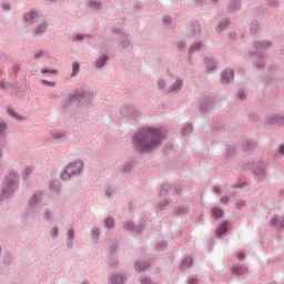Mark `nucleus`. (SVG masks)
<instances>
[{"label": "nucleus", "mask_w": 284, "mask_h": 284, "mask_svg": "<svg viewBox=\"0 0 284 284\" xmlns=\"http://www.w3.org/2000/svg\"><path fill=\"white\" fill-rule=\"evenodd\" d=\"M163 139H165L163 130L151 126L142 128L133 133L132 145L135 152L146 154L160 148L161 143H163Z\"/></svg>", "instance_id": "obj_1"}, {"label": "nucleus", "mask_w": 284, "mask_h": 284, "mask_svg": "<svg viewBox=\"0 0 284 284\" xmlns=\"http://www.w3.org/2000/svg\"><path fill=\"white\" fill-rule=\"evenodd\" d=\"M74 102L80 103L83 108H89L92 103V91L83 88L75 89L74 92L69 91L68 100H64L61 104L62 112L70 110Z\"/></svg>", "instance_id": "obj_2"}, {"label": "nucleus", "mask_w": 284, "mask_h": 284, "mask_svg": "<svg viewBox=\"0 0 284 284\" xmlns=\"http://www.w3.org/2000/svg\"><path fill=\"white\" fill-rule=\"evenodd\" d=\"M19 190V173L14 170L9 171L7 175H4L2 182V189L0 192V201H10L17 191Z\"/></svg>", "instance_id": "obj_3"}, {"label": "nucleus", "mask_w": 284, "mask_h": 284, "mask_svg": "<svg viewBox=\"0 0 284 284\" xmlns=\"http://www.w3.org/2000/svg\"><path fill=\"white\" fill-rule=\"evenodd\" d=\"M272 45V42L270 40H260L254 41L253 47L250 49V55L255 57L256 68H263L265 65V59H267V54L265 53V50Z\"/></svg>", "instance_id": "obj_4"}, {"label": "nucleus", "mask_w": 284, "mask_h": 284, "mask_svg": "<svg viewBox=\"0 0 284 284\" xmlns=\"http://www.w3.org/2000/svg\"><path fill=\"white\" fill-rule=\"evenodd\" d=\"M43 209V191H36L29 199H28V206H27V216L31 219H37L39 216V212Z\"/></svg>", "instance_id": "obj_5"}, {"label": "nucleus", "mask_w": 284, "mask_h": 284, "mask_svg": "<svg viewBox=\"0 0 284 284\" xmlns=\"http://www.w3.org/2000/svg\"><path fill=\"white\" fill-rule=\"evenodd\" d=\"M81 172H83V161L78 160L69 163L67 168H64L63 172L60 174V179L62 181H70L72 176L81 174Z\"/></svg>", "instance_id": "obj_6"}, {"label": "nucleus", "mask_w": 284, "mask_h": 284, "mask_svg": "<svg viewBox=\"0 0 284 284\" xmlns=\"http://www.w3.org/2000/svg\"><path fill=\"white\" fill-rule=\"evenodd\" d=\"M251 168L253 170V173L255 174V176H257V179H260V181H263V179H265L267 174V164H265V162L261 161L257 163H253Z\"/></svg>", "instance_id": "obj_7"}, {"label": "nucleus", "mask_w": 284, "mask_h": 284, "mask_svg": "<svg viewBox=\"0 0 284 284\" xmlns=\"http://www.w3.org/2000/svg\"><path fill=\"white\" fill-rule=\"evenodd\" d=\"M120 114L121 116H133V119H136V116L141 115V111L132 104H124L120 109Z\"/></svg>", "instance_id": "obj_8"}, {"label": "nucleus", "mask_w": 284, "mask_h": 284, "mask_svg": "<svg viewBox=\"0 0 284 284\" xmlns=\"http://www.w3.org/2000/svg\"><path fill=\"white\" fill-rule=\"evenodd\" d=\"M123 230L126 232H134L135 234H141L145 230V224H134L132 221H126L122 224Z\"/></svg>", "instance_id": "obj_9"}, {"label": "nucleus", "mask_w": 284, "mask_h": 284, "mask_svg": "<svg viewBox=\"0 0 284 284\" xmlns=\"http://www.w3.org/2000/svg\"><path fill=\"white\" fill-rule=\"evenodd\" d=\"M91 243L94 247H101V227L94 225L91 227Z\"/></svg>", "instance_id": "obj_10"}, {"label": "nucleus", "mask_w": 284, "mask_h": 284, "mask_svg": "<svg viewBox=\"0 0 284 284\" xmlns=\"http://www.w3.org/2000/svg\"><path fill=\"white\" fill-rule=\"evenodd\" d=\"M23 21L27 26H34V23H39V12L37 11H28L23 14Z\"/></svg>", "instance_id": "obj_11"}, {"label": "nucleus", "mask_w": 284, "mask_h": 284, "mask_svg": "<svg viewBox=\"0 0 284 284\" xmlns=\"http://www.w3.org/2000/svg\"><path fill=\"white\" fill-rule=\"evenodd\" d=\"M222 83L230 84L234 81V70L226 68L221 72Z\"/></svg>", "instance_id": "obj_12"}, {"label": "nucleus", "mask_w": 284, "mask_h": 284, "mask_svg": "<svg viewBox=\"0 0 284 284\" xmlns=\"http://www.w3.org/2000/svg\"><path fill=\"white\" fill-rule=\"evenodd\" d=\"M187 34L190 37H196L201 34V23L199 21H193L187 27Z\"/></svg>", "instance_id": "obj_13"}, {"label": "nucleus", "mask_w": 284, "mask_h": 284, "mask_svg": "<svg viewBox=\"0 0 284 284\" xmlns=\"http://www.w3.org/2000/svg\"><path fill=\"white\" fill-rule=\"evenodd\" d=\"M214 105V97H206L204 98L203 102L200 104L201 112H209V110H212Z\"/></svg>", "instance_id": "obj_14"}, {"label": "nucleus", "mask_w": 284, "mask_h": 284, "mask_svg": "<svg viewBox=\"0 0 284 284\" xmlns=\"http://www.w3.org/2000/svg\"><path fill=\"white\" fill-rule=\"evenodd\" d=\"M31 32L36 36V37H43V34H45V32H48V22H42L38 26H34L31 29Z\"/></svg>", "instance_id": "obj_15"}, {"label": "nucleus", "mask_w": 284, "mask_h": 284, "mask_svg": "<svg viewBox=\"0 0 284 284\" xmlns=\"http://www.w3.org/2000/svg\"><path fill=\"white\" fill-rule=\"evenodd\" d=\"M2 88V90H9L11 94H17L19 92V89H17V84H14V80H12V78L3 80Z\"/></svg>", "instance_id": "obj_16"}, {"label": "nucleus", "mask_w": 284, "mask_h": 284, "mask_svg": "<svg viewBox=\"0 0 284 284\" xmlns=\"http://www.w3.org/2000/svg\"><path fill=\"white\" fill-rule=\"evenodd\" d=\"M183 90V79H176L170 87H169V94H179Z\"/></svg>", "instance_id": "obj_17"}, {"label": "nucleus", "mask_w": 284, "mask_h": 284, "mask_svg": "<svg viewBox=\"0 0 284 284\" xmlns=\"http://www.w3.org/2000/svg\"><path fill=\"white\" fill-rule=\"evenodd\" d=\"M49 141H51V143H61L65 141V133L61 131H53L50 133Z\"/></svg>", "instance_id": "obj_18"}, {"label": "nucleus", "mask_w": 284, "mask_h": 284, "mask_svg": "<svg viewBox=\"0 0 284 284\" xmlns=\"http://www.w3.org/2000/svg\"><path fill=\"white\" fill-rule=\"evenodd\" d=\"M125 281V274L113 273L108 280V284H123Z\"/></svg>", "instance_id": "obj_19"}, {"label": "nucleus", "mask_w": 284, "mask_h": 284, "mask_svg": "<svg viewBox=\"0 0 284 284\" xmlns=\"http://www.w3.org/2000/svg\"><path fill=\"white\" fill-rule=\"evenodd\" d=\"M268 125H284V115L273 114L267 118Z\"/></svg>", "instance_id": "obj_20"}, {"label": "nucleus", "mask_w": 284, "mask_h": 284, "mask_svg": "<svg viewBox=\"0 0 284 284\" xmlns=\"http://www.w3.org/2000/svg\"><path fill=\"white\" fill-rule=\"evenodd\" d=\"M204 63H205V68L209 70V72H214V70H216V59H214V57L209 55L204 59Z\"/></svg>", "instance_id": "obj_21"}, {"label": "nucleus", "mask_w": 284, "mask_h": 284, "mask_svg": "<svg viewBox=\"0 0 284 284\" xmlns=\"http://www.w3.org/2000/svg\"><path fill=\"white\" fill-rule=\"evenodd\" d=\"M7 114L11 119H13V121H26V116L20 115L19 113H17V111H14V109L10 105L7 106Z\"/></svg>", "instance_id": "obj_22"}, {"label": "nucleus", "mask_w": 284, "mask_h": 284, "mask_svg": "<svg viewBox=\"0 0 284 284\" xmlns=\"http://www.w3.org/2000/svg\"><path fill=\"white\" fill-rule=\"evenodd\" d=\"M158 89L161 94H170V88H168V82L163 78L158 79Z\"/></svg>", "instance_id": "obj_23"}, {"label": "nucleus", "mask_w": 284, "mask_h": 284, "mask_svg": "<svg viewBox=\"0 0 284 284\" xmlns=\"http://www.w3.org/2000/svg\"><path fill=\"white\" fill-rule=\"evenodd\" d=\"M271 225H272V227H277V230H283V227H284V217H278L276 215H273L271 217Z\"/></svg>", "instance_id": "obj_24"}, {"label": "nucleus", "mask_w": 284, "mask_h": 284, "mask_svg": "<svg viewBox=\"0 0 284 284\" xmlns=\"http://www.w3.org/2000/svg\"><path fill=\"white\" fill-rule=\"evenodd\" d=\"M150 265H152V262H150V260L138 261L134 266L135 272H145V270H148V267H150Z\"/></svg>", "instance_id": "obj_25"}, {"label": "nucleus", "mask_w": 284, "mask_h": 284, "mask_svg": "<svg viewBox=\"0 0 284 284\" xmlns=\"http://www.w3.org/2000/svg\"><path fill=\"white\" fill-rule=\"evenodd\" d=\"M227 10L229 12H239L241 10V0H230Z\"/></svg>", "instance_id": "obj_26"}, {"label": "nucleus", "mask_w": 284, "mask_h": 284, "mask_svg": "<svg viewBox=\"0 0 284 284\" xmlns=\"http://www.w3.org/2000/svg\"><path fill=\"white\" fill-rule=\"evenodd\" d=\"M121 48L122 50H125V52L132 50V43L126 34H123L121 38Z\"/></svg>", "instance_id": "obj_27"}, {"label": "nucleus", "mask_w": 284, "mask_h": 284, "mask_svg": "<svg viewBox=\"0 0 284 284\" xmlns=\"http://www.w3.org/2000/svg\"><path fill=\"white\" fill-rule=\"evenodd\" d=\"M192 263H194V261L192 260V257L187 256L184 257L179 266V268L181 270V272H184V270H189V267H192Z\"/></svg>", "instance_id": "obj_28"}, {"label": "nucleus", "mask_w": 284, "mask_h": 284, "mask_svg": "<svg viewBox=\"0 0 284 284\" xmlns=\"http://www.w3.org/2000/svg\"><path fill=\"white\" fill-rule=\"evenodd\" d=\"M201 48H203V43L202 42H196V43L191 44L190 49H189V59L192 58L194 52H200Z\"/></svg>", "instance_id": "obj_29"}, {"label": "nucleus", "mask_w": 284, "mask_h": 284, "mask_svg": "<svg viewBox=\"0 0 284 284\" xmlns=\"http://www.w3.org/2000/svg\"><path fill=\"white\" fill-rule=\"evenodd\" d=\"M229 26H230V19L224 18L217 22L216 31L223 32V30H225Z\"/></svg>", "instance_id": "obj_30"}, {"label": "nucleus", "mask_w": 284, "mask_h": 284, "mask_svg": "<svg viewBox=\"0 0 284 284\" xmlns=\"http://www.w3.org/2000/svg\"><path fill=\"white\" fill-rule=\"evenodd\" d=\"M175 216H183V214H187L190 212V209L187 205H180L176 209L173 210Z\"/></svg>", "instance_id": "obj_31"}, {"label": "nucleus", "mask_w": 284, "mask_h": 284, "mask_svg": "<svg viewBox=\"0 0 284 284\" xmlns=\"http://www.w3.org/2000/svg\"><path fill=\"white\" fill-rule=\"evenodd\" d=\"M108 54H102L98 60H95L94 68H103L108 63Z\"/></svg>", "instance_id": "obj_32"}, {"label": "nucleus", "mask_w": 284, "mask_h": 284, "mask_svg": "<svg viewBox=\"0 0 284 284\" xmlns=\"http://www.w3.org/2000/svg\"><path fill=\"white\" fill-rule=\"evenodd\" d=\"M88 7L92 8L93 10H103V2L100 0H89Z\"/></svg>", "instance_id": "obj_33"}, {"label": "nucleus", "mask_w": 284, "mask_h": 284, "mask_svg": "<svg viewBox=\"0 0 284 284\" xmlns=\"http://www.w3.org/2000/svg\"><path fill=\"white\" fill-rule=\"evenodd\" d=\"M224 234H227V222H223L216 230L217 239H221Z\"/></svg>", "instance_id": "obj_34"}, {"label": "nucleus", "mask_w": 284, "mask_h": 284, "mask_svg": "<svg viewBox=\"0 0 284 284\" xmlns=\"http://www.w3.org/2000/svg\"><path fill=\"white\" fill-rule=\"evenodd\" d=\"M49 187H50V190H52V192H60L61 191V182H59L58 180H51L49 183Z\"/></svg>", "instance_id": "obj_35"}, {"label": "nucleus", "mask_w": 284, "mask_h": 284, "mask_svg": "<svg viewBox=\"0 0 284 284\" xmlns=\"http://www.w3.org/2000/svg\"><path fill=\"white\" fill-rule=\"evenodd\" d=\"M43 221H47L48 223H51V221H54V214L50 209L43 210Z\"/></svg>", "instance_id": "obj_36"}, {"label": "nucleus", "mask_w": 284, "mask_h": 284, "mask_svg": "<svg viewBox=\"0 0 284 284\" xmlns=\"http://www.w3.org/2000/svg\"><path fill=\"white\" fill-rule=\"evenodd\" d=\"M49 58H50V53L47 50H40L33 54V59H36V60L49 59Z\"/></svg>", "instance_id": "obj_37"}, {"label": "nucleus", "mask_w": 284, "mask_h": 284, "mask_svg": "<svg viewBox=\"0 0 284 284\" xmlns=\"http://www.w3.org/2000/svg\"><path fill=\"white\" fill-rule=\"evenodd\" d=\"M156 252H163L168 250V242L165 240H160L155 244Z\"/></svg>", "instance_id": "obj_38"}, {"label": "nucleus", "mask_w": 284, "mask_h": 284, "mask_svg": "<svg viewBox=\"0 0 284 284\" xmlns=\"http://www.w3.org/2000/svg\"><path fill=\"white\" fill-rule=\"evenodd\" d=\"M133 170H134V163H132V162H126L122 166L123 174H132Z\"/></svg>", "instance_id": "obj_39"}, {"label": "nucleus", "mask_w": 284, "mask_h": 284, "mask_svg": "<svg viewBox=\"0 0 284 284\" xmlns=\"http://www.w3.org/2000/svg\"><path fill=\"white\" fill-rule=\"evenodd\" d=\"M247 272V267L245 266H233L232 267V273L236 274L237 276H241V274H245Z\"/></svg>", "instance_id": "obj_40"}, {"label": "nucleus", "mask_w": 284, "mask_h": 284, "mask_svg": "<svg viewBox=\"0 0 284 284\" xmlns=\"http://www.w3.org/2000/svg\"><path fill=\"white\" fill-rule=\"evenodd\" d=\"M104 227H106V230H114V217L109 216L104 220Z\"/></svg>", "instance_id": "obj_41"}, {"label": "nucleus", "mask_w": 284, "mask_h": 284, "mask_svg": "<svg viewBox=\"0 0 284 284\" xmlns=\"http://www.w3.org/2000/svg\"><path fill=\"white\" fill-rule=\"evenodd\" d=\"M114 194H116V187H114L112 185H108L105 187V196H106V199H111V196H114Z\"/></svg>", "instance_id": "obj_42"}, {"label": "nucleus", "mask_w": 284, "mask_h": 284, "mask_svg": "<svg viewBox=\"0 0 284 284\" xmlns=\"http://www.w3.org/2000/svg\"><path fill=\"white\" fill-rule=\"evenodd\" d=\"M109 250L111 256H114L116 254V250H119V243L116 241H111L109 244Z\"/></svg>", "instance_id": "obj_43"}, {"label": "nucleus", "mask_w": 284, "mask_h": 284, "mask_svg": "<svg viewBox=\"0 0 284 284\" xmlns=\"http://www.w3.org/2000/svg\"><path fill=\"white\" fill-rule=\"evenodd\" d=\"M243 148L245 150H254L256 148V142H254L253 140H246L243 142Z\"/></svg>", "instance_id": "obj_44"}, {"label": "nucleus", "mask_w": 284, "mask_h": 284, "mask_svg": "<svg viewBox=\"0 0 284 284\" xmlns=\"http://www.w3.org/2000/svg\"><path fill=\"white\" fill-rule=\"evenodd\" d=\"M40 72L42 73V74H58V70L57 69H54V68H48V67H44V68H42L41 70H40Z\"/></svg>", "instance_id": "obj_45"}, {"label": "nucleus", "mask_w": 284, "mask_h": 284, "mask_svg": "<svg viewBox=\"0 0 284 284\" xmlns=\"http://www.w3.org/2000/svg\"><path fill=\"white\" fill-rule=\"evenodd\" d=\"M165 194H170V183H164L160 190V196H165Z\"/></svg>", "instance_id": "obj_46"}, {"label": "nucleus", "mask_w": 284, "mask_h": 284, "mask_svg": "<svg viewBox=\"0 0 284 284\" xmlns=\"http://www.w3.org/2000/svg\"><path fill=\"white\" fill-rule=\"evenodd\" d=\"M253 14L254 17H263V14H267V10L265 8H255Z\"/></svg>", "instance_id": "obj_47"}, {"label": "nucleus", "mask_w": 284, "mask_h": 284, "mask_svg": "<svg viewBox=\"0 0 284 284\" xmlns=\"http://www.w3.org/2000/svg\"><path fill=\"white\" fill-rule=\"evenodd\" d=\"M213 219H223V210L221 209H213L212 210Z\"/></svg>", "instance_id": "obj_48"}, {"label": "nucleus", "mask_w": 284, "mask_h": 284, "mask_svg": "<svg viewBox=\"0 0 284 284\" xmlns=\"http://www.w3.org/2000/svg\"><path fill=\"white\" fill-rule=\"evenodd\" d=\"M193 130L192 124H184L183 129H182V135L183 136H187V134H190Z\"/></svg>", "instance_id": "obj_49"}, {"label": "nucleus", "mask_w": 284, "mask_h": 284, "mask_svg": "<svg viewBox=\"0 0 284 284\" xmlns=\"http://www.w3.org/2000/svg\"><path fill=\"white\" fill-rule=\"evenodd\" d=\"M139 281L141 284H156L152 282V278H150L149 276H140Z\"/></svg>", "instance_id": "obj_50"}, {"label": "nucleus", "mask_w": 284, "mask_h": 284, "mask_svg": "<svg viewBox=\"0 0 284 284\" xmlns=\"http://www.w3.org/2000/svg\"><path fill=\"white\" fill-rule=\"evenodd\" d=\"M79 70H80V64L79 62H74L72 64V73L71 77H77V74H79Z\"/></svg>", "instance_id": "obj_51"}, {"label": "nucleus", "mask_w": 284, "mask_h": 284, "mask_svg": "<svg viewBox=\"0 0 284 284\" xmlns=\"http://www.w3.org/2000/svg\"><path fill=\"white\" fill-rule=\"evenodd\" d=\"M168 205H170V201H168V200H162V201L156 205V207H158V210L163 211V210H165V207H168Z\"/></svg>", "instance_id": "obj_52"}, {"label": "nucleus", "mask_w": 284, "mask_h": 284, "mask_svg": "<svg viewBox=\"0 0 284 284\" xmlns=\"http://www.w3.org/2000/svg\"><path fill=\"white\" fill-rule=\"evenodd\" d=\"M30 174H32V168L27 166L23 171L22 179H24V181H28V176H30Z\"/></svg>", "instance_id": "obj_53"}, {"label": "nucleus", "mask_w": 284, "mask_h": 284, "mask_svg": "<svg viewBox=\"0 0 284 284\" xmlns=\"http://www.w3.org/2000/svg\"><path fill=\"white\" fill-rule=\"evenodd\" d=\"M83 39H90V34L79 33L74 36L73 41H83Z\"/></svg>", "instance_id": "obj_54"}, {"label": "nucleus", "mask_w": 284, "mask_h": 284, "mask_svg": "<svg viewBox=\"0 0 284 284\" xmlns=\"http://www.w3.org/2000/svg\"><path fill=\"white\" fill-rule=\"evenodd\" d=\"M6 130H8V125L6 122H0V136L4 138L6 136Z\"/></svg>", "instance_id": "obj_55"}, {"label": "nucleus", "mask_w": 284, "mask_h": 284, "mask_svg": "<svg viewBox=\"0 0 284 284\" xmlns=\"http://www.w3.org/2000/svg\"><path fill=\"white\" fill-rule=\"evenodd\" d=\"M258 22H252L250 28L251 34H256V32H258Z\"/></svg>", "instance_id": "obj_56"}, {"label": "nucleus", "mask_w": 284, "mask_h": 284, "mask_svg": "<svg viewBox=\"0 0 284 284\" xmlns=\"http://www.w3.org/2000/svg\"><path fill=\"white\" fill-rule=\"evenodd\" d=\"M234 152H236V149H234V145L230 144L226 146V156H232V154H234Z\"/></svg>", "instance_id": "obj_57"}, {"label": "nucleus", "mask_w": 284, "mask_h": 284, "mask_svg": "<svg viewBox=\"0 0 284 284\" xmlns=\"http://www.w3.org/2000/svg\"><path fill=\"white\" fill-rule=\"evenodd\" d=\"M50 236L52 239H57V236H59V227L58 226H53L51 230H50Z\"/></svg>", "instance_id": "obj_58"}, {"label": "nucleus", "mask_w": 284, "mask_h": 284, "mask_svg": "<svg viewBox=\"0 0 284 284\" xmlns=\"http://www.w3.org/2000/svg\"><path fill=\"white\" fill-rule=\"evenodd\" d=\"M67 240L74 241V229H69L68 230Z\"/></svg>", "instance_id": "obj_59"}, {"label": "nucleus", "mask_w": 284, "mask_h": 284, "mask_svg": "<svg viewBox=\"0 0 284 284\" xmlns=\"http://www.w3.org/2000/svg\"><path fill=\"white\" fill-rule=\"evenodd\" d=\"M12 264V255H7L3 257V265H11Z\"/></svg>", "instance_id": "obj_60"}, {"label": "nucleus", "mask_w": 284, "mask_h": 284, "mask_svg": "<svg viewBox=\"0 0 284 284\" xmlns=\"http://www.w3.org/2000/svg\"><path fill=\"white\" fill-rule=\"evenodd\" d=\"M42 85H49V88H54L57 85V82H50L48 80H41Z\"/></svg>", "instance_id": "obj_61"}, {"label": "nucleus", "mask_w": 284, "mask_h": 284, "mask_svg": "<svg viewBox=\"0 0 284 284\" xmlns=\"http://www.w3.org/2000/svg\"><path fill=\"white\" fill-rule=\"evenodd\" d=\"M185 45H186V43L183 40L176 42L178 50H185Z\"/></svg>", "instance_id": "obj_62"}, {"label": "nucleus", "mask_w": 284, "mask_h": 284, "mask_svg": "<svg viewBox=\"0 0 284 284\" xmlns=\"http://www.w3.org/2000/svg\"><path fill=\"white\" fill-rule=\"evenodd\" d=\"M109 265H110V267H116V265H119V262L116 260H114L113 257H110Z\"/></svg>", "instance_id": "obj_63"}, {"label": "nucleus", "mask_w": 284, "mask_h": 284, "mask_svg": "<svg viewBox=\"0 0 284 284\" xmlns=\"http://www.w3.org/2000/svg\"><path fill=\"white\" fill-rule=\"evenodd\" d=\"M245 207V201H240L236 203V210H243Z\"/></svg>", "instance_id": "obj_64"}]
</instances>
